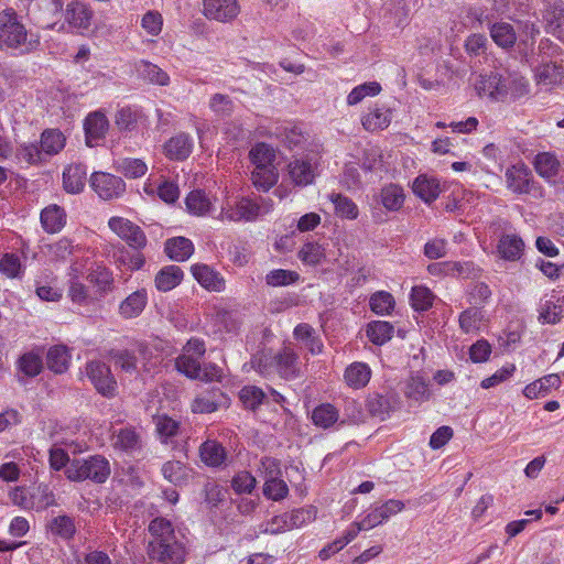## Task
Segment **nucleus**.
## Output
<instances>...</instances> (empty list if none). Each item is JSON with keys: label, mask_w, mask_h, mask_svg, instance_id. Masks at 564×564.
Segmentation results:
<instances>
[{"label": "nucleus", "mask_w": 564, "mask_h": 564, "mask_svg": "<svg viewBox=\"0 0 564 564\" xmlns=\"http://www.w3.org/2000/svg\"><path fill=\"white\" fill-rule=\"evenodd\" d=\"M151 539L147 546V554L156 564H184L186 549L175 533L172 522L165 518L156 517L149 524Z\"/></svg>", "instance_id": "nucleus-1"}, {"label": "nucleus", "mask_w": 564, "mask_h": 564, "mask_svg": "<svg viewBox=\"0 0 564 564\" xmlns=\"http://www.w3.org/2000/svg\"><path fill=\"white\" fill-rule=\"evenodd\" d=\"M110 474V462L100 454L90 455L85 458H74L65 470V475L70 481L89 480L98 485L105 484Z\"/></svg>", "instance_id": "nucleus-2"}, {"label": "nucleus", "mask_w": 564, "mask_h": 564, "mask_svg": "<svg viewBox=\"0 0 564 564\" xmlns=\"http://www.w3.org/2000/svg\"><path fill=\"white\" fill-rule=\"evenodd\" d=\"M28 32L12 8L0 11V48L17 50L25 44Z\"/></svg>", "instance_id": "nucleus-3"}, {"label": "nucleus", "mask_w": 564, "mask_h": 564, "mask_svg": "<svg viewBox=\"0 0 564 564\" xmlns=\"http://www.w3.org/2000/svg\"><path fill=\"white\" fill-rule=\"evenodd\" d=\"M272 209V200L260 197V202L241 198L235 208L223 209L221 218L229 221H252L258 216L268 214Z\"/></svg>", "instance_id": "nucleus-4"}, {"label": "nucleus", "mask_w": 564, "mask_h": 564, "mask_svg": "<svg viewBox=\"0 0 564 564\" xmlns=\"http://www.w3.org/2000/svg\"><path fill=\"white\" fill-rule=\"evenodd\" d=\"M86 375L100 394L107 398L116 394L117 381L108 365L100 360L89 361L86 365Z\"/></svg>", "instance_id": "nucleus-5"}, {"label": "nucleus", "mask_w": 564, "mask_h": 564, "mask_svg": "<svg viewBox=\"0 0 564 564\" xmlns=\"http://www.w3.org/2000/svg\"><path fill=\"white\" fill-rule=\"evenodd\" d=\"M109 228L133 250H142L148 243L147 236L140 226L123 217H111Z\"/></svg>", "instance_id": "nucleus-6"}, {"label": "nucleus", "mask_w": 564, "mask_h": 564, "mask_svg": "<svg viewBox=\"0 0 564 564\" xmlns=\"http://www.w3.org/2000/svg\"><path fill=\"white\" fill-rule=\"evenodd\" d=\"M90 186L97 195L105 200L120 197L126 191V184L119 176L95 172L90 176Z\"/></svg>", "instance_id": "nucleus-7"}, {"label": "nucleus", "mask_w": 564, "mask_h": 564, "mask_svg": "<svg viewBox=\"0 0 564 564\" xmlns=\"http://www.w3.org/2000/svg\"><path fill=\"white\" fill-rule=\"evenodd\" d=\"M275 372L286 380H292L301 376V361L299 355L290 346H284L274 356H272Z\"/></svg>", "instance_id": "nucleus-8"}, {"label": "nucleus", "mask_w": 564, "mask_h": 564, "mask_svg": "<svg viewBox=\"0 0 564 564\" xmlns=\"http://www.w3.org/2000/svg\"><path fill=\"white\" fill-rule=\"evenodd\" d=\"M109 128L107 117L100 112L95 111L89 113L84 121L85 142L88 147H95L98 141L106 137Z\"/></svg>", "instance_id": "nucleus-9"}, {"label": "nucleus", "mask_w": 564, "mask_h": 564, "mask_svg": "<svg viewBox=\"0 0 564 564\" xmlns=\"http://www.w3.org/2000/svg\"><path fill=\"white\" fill-rule=\"evenodd\" d=\"M503 72H490V74L480 75L476 83V90L480 96H488L496 101H506V90L502 88Z\"/></svg>", "instance_id": "nucleus-10"}, {"label": "nucleus", "mask_w": 564, "mask_h": 564, "mask_svg": "<svg viewBox=\"0 0 564 564\" xmlns=\"http://www.w3.org/2000/svg\"><path fill=\"white\" fill-rule=\"evenodd\" d=\"M239 13L237 0H204V14L208 19L226 22Z\"/></svg>", "instance_id": "nucleus-11"}, {"label": "nucleus", "mask_w": 564, "mask_h": 564, "mask_svg": "<svg viewBox=\"0 0 564 564\" xmlns=\"http://www.w3.org/2000/svg\"><path fill=\"white\" fill-rule=\"evenodd\" d=\"M66 144V137L59 129H45L41 133L40 150L37 149V163L44 160V156L58 154Z\"/></svg>", "instance_id": "nucleus-12"}, {"label": "nucleus", "mask_w": 564, "mask_h": 564, "mask_svg": "<svg viewBox=\"0 0 564 564\" xmlns=\"http://www.w3.org/2000/svg\"><path fill=\"white\" fill-rule=\"evenodd\" d=\"M229 398L220 389L214 388L207 394H200L192 403L194 413H213L221 406L229 405Z\"/></svg>", "instance_id": "nucleus-13"}, {"label": "nucleus", "mask_w": 564, "mask_h": 564, "mask_svg": "<svg viewBox=\"0 0 564 564\" xmlns=\"http://www.w3.org/2000/svg\"><path fill=\"white\" fill-rule=\"evenodd\" d=\"M367 408L372 416L386 420L392 411L399 408V399L393 393H373L367 399Z\"/></svg>", "instance_id": "nucleus-14"}, {"label": "nucleus", "mask_w": 564, "mask_h": 564, "mask_svg": "<svg viewBox=\"0 0 564 564\" xmlns=\"http://www.w3.org/2000/svg\"><path fill=\"white\" fill-rule=\"evenodd\" d=\"M111 445L116 451L133 454L142 448V440L133 427H122L112 433Z\"/></svg>", "instance_id": "nucleus-15"}, {"label": "nucleus", "mask_w": 564, "mask_h": 564, "mask_svg": "<svg viewBox=\"0 0 564 564\" xmlns=\"http://www.w3.org/2000/svg\"><path fill=\"white\" fill-rule=\"evenodd\" d=\"M502 88L506 90V101L517 100L530 91L528 79L517 72L503 70Z\"/></svg>", "instance_id": "nucleus-16"}, {"label": "nucleus", "mask_w": 564, "mask_h": 564, "mask_svg": "<svg viewBox=\"0 0 564 564\" xmlns=\"http://www.w3.org/2000/svg\"><path fill=\"white\" fill-rule=\"evenodd\" d=\"M316 165L308 159H295L289 164V175L297 186L312 184L316 176Z\"/></svg>", "instance_id": "nucleus-17"}, {"label": "nucleus", "mask_w": 564, "mask_h": 564, "mask_svg": "<svg viewBox=\"0 0 564 564\" xmlns=\"http://www.w3.org/2000/svg\"><path fill=\"white\" fill-rule=\"evenodd\" d=\"M191 270L195 280L206 290L220 292L225 289L224 278L209 265L197 263Z\"/></svg>", "instance_id": "nucleus-18"}, {"label": "nucleus", "mask_w": 564, "mask_h": 564, "mask_svg": "<svg viewBox=\"0 0 564 564\" xmlns=\"http://www.w3.org/2000/svg\"><path fill=\"white\" fill-rule=\"evenodd\" d=\"M144 345H139L137 350L130 349H111L109 357L113 361L115 366L120 368L127 373H134L138 371V355H142L145 351Z\"/></svg>", "instance_id": "nucleus-19"}, {"label": "nucleus", "mask_w": 564, "mask_h": 564, "mask_svg": "<svg viewBox=\"0 0 564 564\" xmlns=\"http://www.w3.org/2000/svg\"><path fill=\"white\" fill-rule=\"evenodd\" d=\"M508 187L518 194L530 193L532 173L525 165H513L506 172Z\"/></svg>", "instance_id": "nucleus-20"}, {"label": "nucleus", "mask_w": 564, "mask_h": 564, "mask_svg": "<svg viewBox=\"0 0 564 564\" xmlns=\"http://www.w3.org/2000/svg\"><path fill=\"white\" fill-rule=\"evenodd\" d=\"M67 215L63 207L51 204L42 209L40 220L43 229L48 234L59 232L66 225Z\"/></svg>", "instance_id": "nucleus-21"}, {"label": "nucleus", "mask_w": 564, "mask_h": 564, "mask_svg": "<svg viewBox=\"0 0 564 564\" xmlns=\"http://www.w3.org/2000/svg\"><path fill=\"white\" fill-rule=\"evenodd\" d=\"M193 150V140L189 134L181 132L172 137L164 144L165 155L175 161H183L189 156Z\"/></svg>", "instance_id": "nucleus-22"}, {"label": "nucleus", "mask_w": 564, "mask_h": 564, "mask_svg": "<svg viewBox=\"0 0 564 564\" xmlns=\"http://www.w3.org/2000/svg\"><path fill=\"white\" fill-rule=\"evenodd\" d=\"M87 178V169L82 163L68 165L63 173L64 189L70 194H78L84 191Z\"/></svg>", "instance_id": "nucleus-23"}, {"label": "nucleus", "mask_w": 564, "mask_h": 564, "mask_svg": "<svg viewBox=\"0 0 564 564\" xmlns=\"http://www.w3.org/2000/svg\"><path fill=\"white\" fill-rule=\"evenodd\" d=\"M199 457L206 466L216 468L225 463L227 452L217 441L207 440L199 446Z\"/></svg>", "instance_id": "nucleus-24"}, {"label": "nucleus", "mask_w": 564, "mask_h": 564, "mask_svg": "<svg viewBox=\"0 0 564 564\" xmlns=\"http://www.w3.org/2000/svg\"><path fill=\"white\" fill-rule=\"evenodd\" d=\"M148 303V294L144 289L138 290L126 297L119 305V314L123 318L138 317Z\"/></svg>", "instance_id": "nucleus-25"}, {"label": "nucleus", "mask_w": 564, "mask_h": 564, "mask_svg": "<svg viewBox=\"0 0 564 564\" xmlns=\"http://www.w3.org/2000/svg\"><path fill=\"white\" fill-rule=\"evenodd\" d=\"M91 18L93 12L85 3L74 1L67 4L65 19L69 25L87 30L90 26Z\"/></svg>", "instance_id": "nucleus-26"}, {"label": "nucleus", "mask_w": 564, "mask_h": 564, "mask_svg": "<svg viewBox=\"0 0 564 564\" xmlns=\"http://www.w3.org/2000/svg\"><path fill=\"white\" fill-rule=\"evenodd\" d=\"M164 252L174 261H185L194 252L193 242L185 237H173L165 241Z\"/></svg>", "instance_id": "nucleus-27"}, {"label": "nucleus", "mask_w": 564, "mask_h": 564, "mask_svg": "<svg viewBox=\"0 0 564 564\" xmlns=\"http://www.w3.org/2000/svg\"><path fill=\"white\" fill-rule=\"evenodd\" d=\"M135 70L141 78L153 85L167 86L170 84V76L158 65L141 59L135 63Z\"/></svg>", "instance_id": "nucleus-28"}, {"label": "nucleus", "mask_w": 564, "mask_h": 564, "mask_svg": "<svg viewBox=\"0 0 564 564\" xmlns=\"http://www.w3.org/2000/svg\"><path fill=\"white\" fill-rule=\"evenodd\" d=\"M370 378L371 370L365 362H352L346 368L344 373L345 382L352 389L366 387Z\"/></svg>", "instance_id": "nucleus-29"}, {"label": "nucleus", "mask_w": 564, "mask_h": 564, "mask_svg": "<svg viewBox=\"0 0 564 564\" xmlns=\"http://www.w3.org/2000/svg\"><path fill=\"white\" fill-rule=\"evenodd\" d=\"M490 36L492 41L503 50H510L517 43V33L514 28L507 22H496L490 26Z\"/></svg>", "instance_id": "nucleus-30"}, {"label": "nucleus", "mask_w": 564, "mask_h": 564, "mask_svg": "<svg viewBox=\"0 0 564 564\" xmlns=\"http://www.w3.org/2000/svg\"><path fill=\"white\" fill-rule=\"evenodd\" d=\"M184 273L178 265H166L155 276V285L159 291L167 292L176 288L183 280Z\"/></svg>", "instance_id": "nucleus-31"}, {"label": "nucleus", "mask_w": 564, "mask_h": 564, "mask_svg": "<svg viewBox=\"0 0 564 564\" xmlns=\"http://www.w3.org/2000/svg\"><path fill=\"white\" fill-rule=\"evenodd\" d=\"M378 197L387 210L397 212L402 208L405 195L401 186L389 184L381 188Z\"/></svg>", "instance_id": "nucleus-32"}, {"label": "nucleus", "mask_w": 564, "mask_h": 564, "mask_svg": "<svg viewBox=\"0 0 564 564\" xmlns=\"http://www.w3.org/2000/svg\"><path fill=\"white\" fill-rule=\"evenodd\" d=\"M62 8L63 2L61 0H37L42 28H53L62 17Z\"/></svg>", "instance_id": "nucleus-33"}, {"label": "nucleus", "mask_w": 564, "mask_h": 564, "mask_svg": "<svg viewBox=\"0 0 564 564\" xmlns=\"http://www.w3.org/2000/svg\"><path fill=\"white\" fill-rule=\"evenodd\" d=\"M524 249L523 240L517 235H503L498 243V251L505 260H519Z\"/></svg>", "instance_id": "nucleus-34"}, {"label": "nucleus", "mask_w": 564, "mask_h": 564, "mask_svg": "<svg viewBox=\"0 0 564 564\" xmlns=\"http://www.w3.org/2000/svg\"><path fill=\"white\" fill-rule=\"evenodd\" d=\"M413 192L425 203H431L435 200L441 193L440 183L435 178L420 175L413 183Z\"/></svg>", "instance_id": "nucleus-35"}, {"label": "nucleus", "mask_w": 564, "mask_h": 564, "mask_svg": "<svg viewBox=\"0 0 564 564\" xmlns=\"http://www.w3.org/2000/svg\"><path fill=\"white\" fill-rule=\"evenodd\" d=\"M311 419L315 426L326 430L339 421V413L333 404L322 403L313 410Z\"/></svg>", "instance_id": "nucleus-36"}, {"label": "nucleus", "mask_w": 564, "mask_h": 564, "mask_svg": "<svg viewBox=\"0 0 564 564\" xmlns=\"http://www.w3.org/2000/svg\"><path fill=\"white\" fill-rule=\"evenodd\" d=\"M70 355L65 346L56 345L48 349L46 355L47 368L54 373H64L69 366Z\"/></svg>", "instance_id": "nucleus-37"}, {"label": "nucleus", "mask_w": 564, "mask_h": 564, "mask_svg": "<svg viewBox=\"0 0 564 564\" xmlns=\"http://www.w3.org/2000/svg\"><path fill=\"white\" fill-rule=\"evenodd\" d=\"M561 384V378L558 375L552 373L544 376L543 378L528 384L523 393L529 399H536L545 395L551 389H557Z\"/></svg>", "instance_id": "nucleus-38"}, {"label": "nucleus", "mask_w": 564, "mask_h": 564, "mask_svg": "<svg viewBox=\"0 0 564 564\" xmlns=\"http://www.w3.org/2000/svg\"><path fill=\"white\" fill-rule=\"evenodd\" d=\"M560 166V161L552 153L543 152L535 156V171L540 176L546 178L547 181H552L557 175Z\"/></svg>", "instance_id": "nucleus-39"}, {"label": "nucleus", "mask_w": 564, "mask_h": 564, "mask_svg": "<svg viewBox=\"0 0 564 564\" xmlns=\"http://www.w3.org/2000/svg\"><path fill=\"white\" fill-rule=\"evenodd\" d=\"M404 395L415 402L429 400V383L421 376H411L404 383Z\"/></svg>", "instance_id": "nucleus-40"}, {"label": "nucleus", "mask_w": 564, "mask_h": 564, "mask_svg": "<svg viewBox=\"0 0 564 564\" xmlns=\"http://www.w3.org/2000/svg\"><path fill=\"white\" fill-rule=\"evenodd\" d=\"M394 327L392 324L386 321H373L367 326V337L369 340L381 346L392 338Z\"/></svg>", "instance_id": "nucleus-41"}, {"label": "nucleus", "mask_w": 564, "mask_h": 564, "mask_svg": "<svg viewBox=\"0 0 564 564\" xmlns=\"http://www.w3.org/2000/svg\"><path fill=\"white\" fill-rule=\"evenodd\" d=\"M87 280L90 284L97 288L100 294H106L111 291L113 285L112 273L104 265H96L89 270Z\"/></svg>", "instance_id": "nucleus-42"}, {"label": "nucleus", "mask_w": 564, "mask_h": 564, "mask_svg": "<svg viewBox=\"0 0 564 564\" xmlns=\"http://www.w3.org/2000/svg\"><path fill=\"white\" fill-rule=\"evenodd\" d=\"M278 171L274 166L259 167L254 166L251 173L253 185L259 189L267 192L278 182Z\"/></svg>", "instance_id": "nucleus-43"}, {"label": "nucleus", "mask_w": 564, "mask_h": 564, "mask_svg": "<svg viewBox=\"0 0 564 564\" xmlns=\"http://www.w3.org/2000/svg\"><path fill=\"white\" fill-rule=\"evenodd\" d=\"M267 394L263 390L256 386H245L239 391V400L243 408L250 411H257L260 405L267 401Z\"/></svg>", "instance_id": "nucleus-44"}, {"label": "nucleus", "mask_w": 564, "mask_h": 564, "mask_svg": "<svg viewBox=\"0 0 564 564\" xmlns=\"http://www.w3.org/2000/svg\"><path fill=\"white\" fill-rule=\"evenodd\" d=\"M185 205L188 213L195 216H205L210 207L212 203L205 192L192 191L185 198Z\"/></svg>", "instance_id": "nucleus-45"}, {"label": "nucleus", "mask_w": 564, "mask_h": 564, "mask_svg": "<svg viewBox=\"0 0 564 564\" xmlns=\"http://www.w3.org/2000/svg\"><path fill=\"white\" fill-rule=\"evenodd\" d=\"M163 477L175 486H181L187 482L188 469L178 460H169L162 466Z\"/></svg>", "instance_id": "nucleus-46"}, {"label": "nucleus", "mask_w": 564, "mask_h": 564, "mask_svg": "<svg viewBox=\"0 0 564 564\" xmlns=\"http://www.w3.org/2000/svg\"><path fill=\"white\" fill-rule=\"evenodd\" d=\"M249 156L254 166H274L275 151L271 145L264 142H259L253 145L249 152Z\"/></svg>", "instance_id": "nucleus-47"}, {"label": "nucleus", "mask_w": 564, "mask_h": 564, "mask_svg": "<svg viewBox=\"0 0 564 564\" xmlns=\"http://www.w3.org/2000/svg\"><path fill=\"white\" fill-rule=\"evenodd\" d=\"M329 199L334 204L338 216L351 220L358 217L359 209L351 198L339 193H332Z\"/></svg>", "instance_id": "nucleus-48"}, {"label": "nucleus", "mask_w": 564, "mask_h": 564, "mask_svg": "<svg viewBox=\"0 0 564 564\" xmlns=\"http://www.w3.org/2000/svg\"><path fill=\"white\" fill-rule=\"evenodd\" d=\"M390 112L382 108H373L362 117V126L368 131L381 130L390 124Z\"/></svg>", "instance_id": "nucleus-49"}, {"label": "nucleus", "mask_w": 564, "mask_h": 564, "mask_svg": "<svg viewBox=\"0 0 564 564\" xmlns=\"http://www.w3.org/2000/svg\"><path fill=\"white\" fill-rule=\"evenodd\" d=\"M482 312L479 307L473 306L463 311L459 315V328L465 334H475L480 329Z\"/></svg>", "instance_id": "nucleus-50"}, {"label": "nucleus", "mask_w": 564, "mask_h": 564, "mask_svg": "<svg viewBox=\"0 0 564 564\" xmlns=\"http://www.w3.org/2000/svg\"><path fill=\"white\" fill-rule=\"evenodd\" d=\"M564 77V68L556 63H543L536 69V78L540 84L554 85Z\"/></svg>", "instance_id": "nucleus-51"}, {"label": "nucleus", "mask_w": 564, "mask_h": 564, "mask_svg": "<svg viewBox=\"0 0 564 564\" xmlns=\"http://www.w3.org/2000/svg\"><path fill=\"white\" fill-rule=\"evenodd\" d=\"M410 300L415 311L424 312L432 307L434 295L426 286L416 285L412 288Z\"/></svg>", "instance_id": "nucleus-52"}, {"label": "nucleus", "mask_w": 564, "mask_h": 564, "mask_svg": "<svg viewBox=\"0 0 564 564\" xmlns=\"http://www.w3.org/2000/svg\"><path fill=\"white\" fill-rule=\"evenodd\" d=\"M381 91V86L377 82H368L356 86L347 96V104L355 106L361 102L367 96H377Z\"/></svg>", "instance_id": "nucleus-53"}, {"label": "nucleus", "mask_w": 564, "mask_h": 564, "mask_svg": "<svg viewBox=\"0 0 564 564\" xmlns=\"http://www.w3.org/2000/svg\"><path fill=\"white\" fill-rule=\"evenodd\" d=\"M209 109L217 118H227L232 115L235 104L228 95L215 94L209 99Z\"/></svg>", "instance_id": "nucleus-54"}, {"label": "nucleus", "mask_w": 564, "mask_h": 564, "mask_svg": "<svg viewBox=\"0 0 564 564\" xmlns=\"http://www.w3.org/2000/svg\"><path fill=\"white\" fill-rule=\"evenodd\" d=\"M394 299L393 296L386 291H379L371 295L369 305L373 313L376 314H390V312L394 307Z\"/></svg>", "instance_id": "nucleus-55"}, {"label": "nucleus", "mask_w": 564, "mask_h": 564, "mask_svg": "<svg viewBox=\"0 0 564 564\" xmlns=\"http://www.w3.org/2000/svg\"><path fill=\"white\" fill-rule=\"evenodd\" d=\"M300 275L295 271L276 269L265 275V282L270 286H285L296 282Z\"/></svg>", "instance_id": "nucleus-56"}, {"label": "nucleus", "mask_w": 564, "mask_h": 564, "mask_svg": "<svg viewBox=\"0 0 564 564\" xmlns=\"http://www.w3.org/2000/svg\"><path fill=\"white\" fill-rule=\"evenodd\" d=\"M175 368L189 379H197L200 373V364L189 355H181L175 359Z\"/></svg>", "instance_id": "nucleus-57"}, {"label": "nucleus", "mask_w": 564, "mask_h": 564, "mask_svg": "<svg viewBox=\"0 0 564 564\" xmlns=\"http://www.w3.org/2000/svg\"><path fill=\"white\" fill-rule=\"evenodd\" d=\"M449 268L448 275L462 278V279H474L479 276L480 269L470 261L454 262L448 261L446 264Z\"/></svg>", "instance_id": "nucleus-58"}, {"label": "nucleus", "mask_w": 564, "mask_h": 564, "mask_svg": "<svg viewBox=\"0 0 564 564\" xmlns=\"http://www.w3.org/2000/svg\"><path fill=\"white\" fill-rule=\"evenodd\" d=\"M564 311L561 305L552 301H545L541 304L539 312V322L542 324H556L563 317Z\"/></svg>", "instance_id": "nucleus-59"}, {"label": "nucleus", "mask_w": 564, "mask_h": 564, "mask_svg": "<svg viewBox=\"0 0 564 564\" xmlns=\"http://www.w3.org/2000/svg\"><path fill=\"white\" fill-rule=\"evenodd\" d=\"M17 375L20 381L35 377V352L23 354L17 362Z\"/></svg>", "instance_id": "nucleus-60"}, {"label": "nucleus", "mask_w": 564, "mask_h": 564, "mask_svg": "<svg viewBox=\"0 0 564 564\" xmlns=\"http://www.w3.org/2000/svg\"><path fill=\"white\" fill-rule=\"evenodd\" d=\"M139 115L130 107H123L116 113L115 122L121 131H132L137 128Z\"/></svg>", "instance_id": "nucleus-61"}, {"label": "nucleus", "mask_w": 564, "mask_h": 564, "mask_svg": "<svg viewBox=\"0 0 564 564\" xmlns=\"http://www.w3.org/2000/svg\"><path fill=\"white\" fill-rule=\"evenodd\" d=\"M156 432L162 438L173 437L178 433L180 423L166 414L158 415L155 419ZM166 442V440H164Z\"/></svg>", "instance_id": "nucleus-62"}, {"label": "nucleus", "mask_w": 564, "mask_h": 564, "mask_svg": "<svg viewBox=\"0 0 564 564\" xmlns=\"http://www.w3.org/2000/svg\"><path fill=\"white\" fill-rule=\"evenodd\" d=\"M299 258L306 264L315 265L324 258V250L316 242H306L300 249Z\"/></svg>", "instance_id": "nucleus-63"}, {"label": "nucleus", "mask_w": 564, "mask_h": 564, "mask_svg": "<svg viewBox=\"0 0 564 564\" xmlns=\"http://www.w3.org/2000/svg\"><path fill=\"white\" fill-rule=\"evenodd\" d=\"M289 494V487L284 480L280 478L268 480L263 486V495L274 501L284 499Z\"/></svg>", "instance_id": "nucleus-64"}]
</instances>
